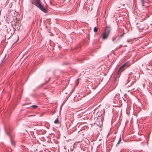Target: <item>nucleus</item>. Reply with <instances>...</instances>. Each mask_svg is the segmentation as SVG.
<instances>
[{
  "label": "nucleus",
  "mask_w": 152,
  "mask_h": 152,
  "mask_svg": "<svg viewBox=\"0 0 152 152\" xmlns=\"http://www.w3.org/2000/svg\"><path fill=\"white\" fill-rule=\"evenodd\" d=\"M36 2L32 1V3L35 5L41 11L45 13H47L48 11L46 9H45L43 5L42 4L41 1L40 0H35Z\"/></svg>",
  "instance_id": "obj_1"
},
{
  "label": "nucleus",
  "mask_w": 152,
  "mask_h": 152,
  "mask_svg": "<svg viewBox=\"0 0 152 152\" xmlns=\"http://www.w3.org/2000/svg\"><path fill=\"white\" fill-rule=\"evenodd\" d=\"M110 32V29L109 28H106L102 34V39H106L108 37Z\"/></svg>",
  "instance_id": "obj_2"
},
{
  "label": "nucleus",
  "mask_w": 152,
  "mask_h": 152,
  "mask_svg": "<svg viewBox=\"0 0 152 152\" xmlns=\"http://www.w3.org/2000/svg\"><path fill=\"white\" fill-rule=\"evenodd\" d=\"M130 65V64L128 62H127L126 63L124 64L122 66H121L119 68L118 70V73L122 71H123L125 69V67H128Z\"/></svg>",
  "instance_id": "obj_3"
},
{
  "label": "nucleus",
  "mask_w": 152,
  "mask_h": 152,
  "mask_svg": "<svg viewBox=\"0 0 152 152\" xmlns=\"http://www.w3.org/2000/svg\"><path fill=\"white\" fill-rule=\"evenodd\" d=\"M149 17V15L146 13H144L143 15H141V17L142 20H145Z\"/></svg>",
  "instance_id": "obj_4"
},
{
  "label": "nucleus",
  "mask_w": 152,
  "mask_h": 152,
  "mask_svg": "<svg viewBox=\"0 0 152 152\" xmlns=\"http://www.w3.org/2000/svg\"><path fill=\"white\" fill-rule=\"evenodd\" d=\"M112 41L113 42H117L120 40H118V36H116L112 37Z\"/></svg>",
  "instance_id": "obj_5"
},
{
  "label": "nucleus",
  "mask_w": 152,
  "mask_h": 152,
  "mask_svg": "<svg viewBox=\"0 0 152 152\" xmlns=\"http://www.w3.org/2000/svg\"><path fill=\"white\" fill-rule=\"evenodd\" d=\"M13 28H15L16 29H19L20 28L19 27V25L17 22L13 24H12Z\"/></svg>",
  "instance_id": "obj_6"
},
{
  "label": "nucleus",
  "mask_w": 152,
  "mask_h": 152,
  "mask_svg": "<svg viewBox=\"0 0 152 152\" xmlns=\"http://www.w3.org/2000/svg\"><path fill=\"white\" fill-rule=\"evenodd\" d=\"M54 123L55 124H57L59 123V120L58 118L56 119V120L54 121Z\"/></svg>",
  "instance_id": "obj_7"
},
{
  "label": "nucleus",
  "mask_w": 152,
  "mask_h": 152,
  "mask_svg": "<svg viewBox=\"0 0 152 152\" xmlns=\"http://www.w3.org/2000/svg\"><path fill=\"white\" fill-rule=\"evenodd\" d=\"M11 142L12 145L15 146V142L12 139H11Z\"/></svg>",
  "instance_id": "obj_8"
},
{
  "label": "nucleus",
  "mask_w": 152,
  "mask_h": 152,
  "mask_svg": "<svg viewBox=\"0 0 152 152\" xmlns=\"http://www.w3.org/2000/svg\"><path fill=\"white\" fill-rule=\"evenodd\" d=\"M145 0H141V5L142 6H144V2H145Z\"/></svg>",
  "instance_id": "obj_9"
},
{
  "label": "nucleus",
  "mask_w": 152,
  "mask_h": 152,
  "mask_svg": "<svg viewBox=\"0 0 152 152\" xmlns=\"http://www.w3.org/2000/svg\"><path fill=\"white\" fill-rule=\"evenodd\" d=\"M121 141V137H120V138H119V139L118 141V142L117 143V144H116V146H118L120 143Z\"/></svg>",
  "instance_id": "obj_10"
},
{
  "label": "nucleus",
  "mask_w": 152,
  "mask_h": 152,
  "mask_svg": "<svg viewBox=\"0 0 152 152\" xmlns=\"http://www.w3.org/2000/svg\"><path fill=\"white\" fill-rule=\"evenodd\" d=\"M124 33L123 34H122L121 35H120V36H118V40H120L121 38L123 37L124 35Z\"/></svg>",
  "instance_id": "obj_11"
},
{
  "label": "nucleus",
  "mask_w": 152,
  "mask_h": 152,
  "mask_svg": "<svg viewBox=\"0 0 152 152\" xmlns=\"http://www.w3.org/2000/svg\"><path fill=\"white\" fill-rule=\"evenodd\" d=\"M94 31L95 32H97L98 31V28H96V27H95L94 28Z\"/></svg>",
  "instance_id": "obj_12"
},
{
  "label": "nucleus",
  "mask_w": 152,
  "mask_h": 152,
  "mask_svg": "<svg viewBox=\"0 0 152 152\" xmlns=\"http://www.w3.org/2000/svg\"><path fill=\"white\" fill-rule=\"evenodd\" d=\"M31 107L34 109L36 108L37 107V106L36 105H33Z\"/></svg>",
  "instance_id": "obj_13"
},
{
  "label": "nucleus",
  "mask_w": 152,
  "mask_h": 152,
  "mask_svg": "<svg viewBox=\"0 0 152 152\" xmlns=\"http://www.w3.org/2000/svg\"><path fill=\"white\" fill-rule=\"evenodd\" d=\"M143 29L142 28H139V30L140 32L142 31Z\"/></svg>",
  "instance_id": "obj_14"
},
{
  "label": "nucleus",
  "mask_w": 152,
  "mask_h": 152,
  "mask_svg": "<svg viewBox=\"0 0 152 152\" xmlns=\"http://www.w3.org/2000/svg\"><path fill=\"white\" fill-rule=\"evenodd\" d=\"M78 83V80H77L76 81V86H77Z\"/></svg>",
  "instance_id": "obj_15"
},
{
  "label": "nucleus",
  "mask_w": 152,
  "mask_h": 152,
  "mask_svg": "<svg viewBox=\"0 0 152 152\" xmlns=\"http://www.w3.org/2000/svg\"><path fill=\"white\" fill-rule=\"evenodd\" d=\"M72 149L71 148L70 149V151H69V152H72Z\"/></svg>",
  "instance_id": "obj_16"
},
{
  "label": "nucleus",
  "mask_w": 152,
  "mask_h": 152,
  "mask_svg": "<svg viewBox=\"0 0 152 152\" xmlns=\"http://www.w3.org/2000/svg\"><path fill=\"white\" fill-rule=\"evenodd\" d=\"M33 115H29L27 116H32Z\"/></svg>",
  "instance_id": "obj_17"
},
{
  "label": "nucleus",
  "mask_w": 152,
  "mask_h": 152,
  "mask_svg": "<svg viewBox=\"0 0 152 152\" xmlns=\"http://www.w3.org/2000/svg\"><path fill=\"white\" fill-rule=\"evenodd\" d=\"M151 25H152V24H151Z\"/></svg>",
  "instance_id": "obj_18"
}]
</instances>
